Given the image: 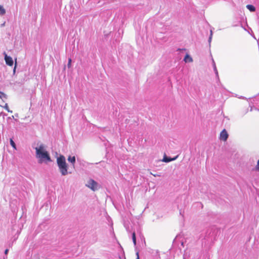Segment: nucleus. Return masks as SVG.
<instances>
[{
    "label": "nucleus",
    "instance_id": "obj_1",
    "mask_svg": "<svg viewBox=\"0 0 259 259\" xmlns=\"http://www.w3.org/2000/svg\"><path fill=\"white\" fill-rule=\"evenodd\" d=\"M36 157L39 158L40 162L43 161H51V159L48 152L45 150L42 145L35 148Z\"/></svg>",
    "mask_w": 259,
    "mask_h": 259
},
{
    "label": "nucleus",
    "instance_id": "obj_2",
    "mask_svg": "<svg viewBox=\"0 0 259 259\" xmlns=\"http://www.w3.org/2000/svg\"><path fill=\"white\" fill-rule=\"evenodd\" d=\"M57 163L61 175L62 176L67 175L68 174V166L65 157L63 155H60L57 159Z\"/></svg>",
    "mask_w": 259,
    "mask_h": 259
},
{
    "label": "nucleus",
    "instance_id": "obj_3",
    "mask_svg": "<svg viewBox=\"0 0 259 259\" xmlns=\"http://www.w3.org/2000/svg\"><path fill=\"white\" fill-rule=\"evenodd\" d=\"M86 186L95 191L98 189V184L93 179H90L86 184Z\"/></svg>",
    "mask_w": 259,
    "mask_h": 259
},
{
    "label": "nucleus",
    "instance_id": "obj_4",
    "mask_svg": "<svg viewBox=\"0 0 259 259\" xmlns=\"http://www.w3.org/2000/svg\"><path fill=\"white\" fill-rule=\"evenodd\" d=\"M228 138V134L225 129H224L220 134V139L224 141H226Z\"/></svg>",
    "mask_w": 259,
    "mask_h": 259
},
{
    "label": "nucleus",
    "instance_id": "obj_5",
    "mask_svg": "<svg viewBox=\"0 0 259 259\" xmlns=\"http://www.w3.org/2000/svg\"><path fill=\"white\" fill-rule=\"evenodd\" d=\"M5 60L6 64L9 66H12L13 65V60L12 58L11 57L7 56L6 53H5Z\"/></svg>",
    "mask_w": 259,
    "mask_h": 259
},
{
    "label": "nucleus",
    "instance_id": "obj_6",
    "mask_svg": "<svg viewBox=\"0 0 259 259\" xmlns=\"http://www.w3.org/2000/svg\"><path fill=\"white\" fill-rule=\"evenodd\" d=\"M176 158H177V157H176L174 158H168V157H166V156H164L162 159V161L165 162H168L171 161L175 160Z\"/></svg>",
    "mask_w": 259,
    "mask_h": 259
},
{
    "label": "nucleus",
    "instance_id": "obj_7",
    "mask_svg": "<svg viewBox=\"0 0 259 259\" xmlns=\"http://www.w3.org/2000/svg\"><path fill=\"white\" fill-rule=\"evenodd\" d=\"M184 60L186 63L187 62H192L193 61L192 58L188 54H186V55L185 56V57L184 58Z\"/></svg>",
    "mask_w": 259,
    "mask_h": 259
},
{
    "label": "nucleus",
    "instance_id": "obj_8",
    "mask_svg": "<svg viewBox=\"0 0 259 259\" xmlns=\"http://www.w3.org/2000/svg\"><path fill=\"white\" fill-rule=\"evenodd\" d=\"M246 8L250 11V12H254L255 11V7L251 5H247L246 6Z\"/></svg>",
    "mask_w": 259,
    "mask_h": 259
},
{
    "label": "nucleus",
    "instance_id": "obj_9",
    "mask_svg": "<svg viewBox=\"0 0 259 259\" xmlns=\"http://www.w3.org/2000/svg\"><path fill=\"white\" fill-rule=\"evenodd\" d=\"M68 160L72 163L74 164L75 162V156H69L68 158Z\"/></svg>",
    "mask_w": 259,
    "mask_h": 259
},
{
    "label": "nucleus",
    "instance_id": "obj_10",
    "mask_svg": "<svg viewBox=\"0 0 259 259\" xmlns=\"http://www.w3.org/2000/svg\"><path fill=\"white\" fill-rule=\"evenodd\" d=\"M6 13L5 9L4 7L0 5V15H4Z\"/></svg>",
    "mask_w": 259,
    "mask_h": 259
},
{
    "label": "nucleus",
    "instance_id": "obj_11",
    "mask_svg": "<svg viewBox=\"0 0 259 259\" xmlns=\"http://www.w3.org/2000/svg\"><path fill=\"white\" fill-rule=\"evenodd\" d=\"M132 239L134 245L136 244V237L135 232H133L132 234Z\"/></svg>",
    "mask_w": 259,
    "mask_h": 259
},
{
    "label": "nucleus",
    "instance_id": "obj_12",
    "mask_svg": "<svg viewBox=\"0 0 259 259\" xmlns=\"http://www.w3.org/2000/svg\"><path fill=\"white\" fill-rule=\"evenodd\" d=\"M0 98L2 99H6L7 98L6 95L4 93H3V92H2L1 91H0Z\"/></svg>",
    "mask_w": 259,
    "mask_h": 259
},
{
    "label": "nucleus",
    "instance_id": "obj_13",
    "mask_svg": "<svg viewBox=\"0 0 259 259\" xmlns=\"http://www.w3.org/2000/svg\"><path fill=\"white\" fill-rule=\"evenodd\" d=\"M10 144L15 149H16V144L12 139H10Z\"/></svg>",
    "mask_w": 259,
    "mask_h": 259
},
{
    "label": "nucleus",
    "instance_id": "obj_14",
    "mask_svg": "<svg viewBox=\"0 0 259 259\" xmlns=\"http://www.w3.org/2000/svg\"><path fill=\"white\" fill-rule=\"evenodd\" d=\"M254 169L255 170L259 172V159L257 161V164L255 166Z\"/></svg>",
    "mask_w": 259,
    "mask_h": 259
},
{
    "label": "nucleus",
    "instance_id": "obj_15",
    "mask_svg": "<svg viewBox=\"0 0 259 259\" xmlns=\"http://www.w3.org/2000/svg\"><path fill=\"white\" fill-rule=\"evenodd\" d=\"M5 109L9 112H12V111H10L9 108V106L7 104H6L4 106Z\"/></svg>",
    "mask_w": 259,
    "mask_h": 259
},
{
    "label": "nucleus",
    "instance_id": "obj_16",
    "mask_svg": "<svg viewBox=\"0 0 259 259\" xmlns=\"http://www.w3.org/2000/svg\"><path fill=\"white\" fill-rule=\"evenodd\" d=\"M71 59L69 58L68 59V64H67L68 67L70 68L71 67Z\"/></svg>",
    "mask_w": 259,
    "mask_h": 259
},
{
    "label": "nucleus",
    "instance_id": "obj_17",
    "mask_svg": "<svg viewBox=\"0 0 259 259\" xmlns=\"http://www.w3.org/2000/svg\"><path fill=\"white\" fill-rule=\"evenodd\" d=\"M136 259H140L139 252H136Z\"/></svg>",
    "mask_w": 259,
    "mask_h": 259
},
{
    "label": "nucleus",
    "instance_id": "obj_18",
    "mask_svg": "<svg viewBox=\"0 0 259 259\" xmlns=\"http://www.w3.org/2000/svg\"><path fill=\"white\" fill-rule=\"evenodd\" d=\"M8 251H9L8 249H6L5 250V254H8Z\"/></svg>",
    "mask_w": 259,
    "mask_h": 259
},
{
    "label": "nucleus",
    "instance_id": "obj_19",
    "mask_svg": "<svg viewBox=\"0 0 259 259\" xmlns=\"http://www.w3.org/2000/svg\"><path fill=\"white\" fill-rule=\"evenodd\" d=\"M16 67V65L15 64V66L14 68V72L15 71Z\"/></svg>",
    "mask_w": 259,
    "mask_h": 259
},
{
    "label": "nucleus",
    "instance_id": "obj_20",
    "mask_svg": "<svg viewBox=\"0 0 259 259\" xmlns=\"http://www.w3.org/2000/svg\"><path fill=\"white\" fill-rule=\"evenodd\" d=\"M154 177H156V176H160L159 175H153Z\"/></svg>",
    "mask_w": 259,
    "mask_h": 259
}]
</instances>
